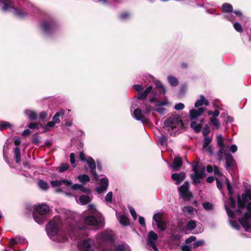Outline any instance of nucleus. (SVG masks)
<instances>
[{
    "label": "nucleus",
    "instance_id": "obj_1",
    "mask_svg": "<svg viewBox=\"0 0 251 251\" xmlns=\"http://www.w3.org/2000/svg\"><path fill=\"white\" fill-rule=\"evenodd\" d=\"M96 215L83 213L75 226V221L72 216L58 215L55 216L46 226V231L50 238L57 242H65L68 235L75 239L73 236H77L78 230H84L88 226H93L97 228L103 226L102 221L97 219Z\"/></svg>",
    "mask_w": 251,
    "mask_h": 251
},
{
    "label": "nucleus",
    "instance_id": "obj_2",
    "mask_svg": "<svg viewBox=\"0 0 251 251\" xmlns=\"http://www.w3.org/2000/svg\"><path fill=\"white\" fill-rule=\"evenodd\" d=\"M246 193L248 194H242V200L239 196L238 197V209L235 212L237 215L240 214L241 209L245 207L248 202L247 208L249 212L245 213L243 217L239 218V220L246 231H249L251 227V188L247 189Z\"/></svg>",
    "mask_w": 251,
    "mask_h": 251
},
{
    "label": "nucleus",
    "instance_id": "obj_3",
    "mask_svg": "<svg viewBox=\"0 0 251 251\" xmlns=\"http://www.w3.org/2000/svg\"><path fill=\"white\" fill-rule=\"evenodd\" d=\"M97 241L101 247V251H131L126 244L114 246L115 241L111 231L105 230L97 237Z\"/></svg>",
    "mask_w": 251,
    "mask_h": 251
},
{
    "label": "nucleus",
    "instance_id": "obj_4",
    "mask_svg": "<svg viewBox=\"0 0 251 251\" xmlns=\"http://www.w3.org/2000/svg\"><path fill=\"white\" fill-rule=\"evenodd\" d=\"M164 126L171 135L179 133L184 127L179 115H173L167 118L164 122Z\"/></svg>",
    "mask_w": 251,
    "mask_h": 251
},
{
    "label": "nucleus",
    "instance_id": "obj_5",
    "mask_svg": "<svg viewBox=\"0 0 251 251\" xmlns=\"http://www.w3.org/2000/svg\"><path fill=\"white\" fill-rule=\"evenodd\" d=\"M133 88L138 92L137 99L139 100H145L148 97L149 102L155 103L157 100V94L155 90L152 89L151 86L148 87L143 90L144 87L139 84H134L132 86Z\"/></svg>",
    "mask_w": 251,
    "mask_h": 251
},
{
    "label": "nucleus",
    "instance_id": "obj_6",
    "mask_svg": "<svg viewBox=\"0 0 251 251\" xmlns=\"http://www.w3.org/2000/svg\"><path fill=\"white\" fill-rule=\"evenodd\" d=\"M0 6H1V10L4 12L13 9L15 15L19 18H25L31 15L25 8H14V3L12 0H0Z\"/></svg>",
    "mask_w": 251,
    "mask_h": 251
},
{
    "label": "nucleus",
    "instance_id": "obj_7",
    "mask_svg": "<svg viewBox=\"0 0 251 251\" xmlns=\"http://www.w3.org/2000/svg\"><path fill=\"white\" fill-rule=\"evenodd\" d=\"M50 211V207L45 203H42L36 206L33 212L34 221L39 225L43 224L47 220V214Z\"/></svg>",
    "mask_w": 251,
    "mask_h": 251
},
{
    "label": "nucleus",
    "instance_id": "obj_8",
    "mask_svg": "<svg viewBox=\"0 0 251 251\" xmlns=\"http://www.w3.org/2000/svg\"><path fill=\"white\" fill-rule=\"evenodd\" d=\"M40 26L44 34L49 35L53 33L58 28L56 22L52 18H49L41 21Z\"/></svg>",
    "mask_w": 251,
    "mask_h": 251
},
{
    "label": "nucleus",
    "instance_id": "obj_9",
    "mask_svg": "<svg viewBox=\"0 0 251 251\" xmlns=\"http://www.w3.org/2000/svg\"><path fill=\"white\" fill-rule=\"evenodd\" d=\"M97 236L96 239L97 240ZM97 242L98 246L96 244L94 239L91 238H87L83 239L78 243V248L80 251H94L95 249L99 247L101 248V247Z\"/></svg>",
    "mask_w": 251,
    "mask_h": 251
},
{
    "label": "nucleus",
    "instance_id": "obj_10",
    "mask_svg": "<svg viewBox=\"0 0 251 251\" xmlns=\"http://www.w3.org/2000/svg\"><path fill=\"white\" fill-rule=\"evenodd\" d=\"M192 168L194 174L191 175V178L195 184H199L201 183L200 179L204 178L205 176V168L204 167L199 168L198 162L193 163Z\"/></svg>",
    "mask_w": 251,
    "mask_h": 251
},
{
    "label": "nucleus",
    "instance_id": "obj_11",
    "mask_svg": "<svg viewBox=\"0 0 251 251\" xmlns=\"http://www.w3.org/2000/svg\"><path fill=\"white\" fill-rule=\"evenodd\" d=\"M189 184L188 182L186 181L179 188V193L180 196L185 200H190L193 197L191 192L189 190Z\"/></svg>",
    "mask_w": 251,
    "mask_h": 251
},
{
    "label": "nucleus",
    "instance_id": "obj_12",
    "mask_svg": "<svg viewBox=\"0 0 251 251\" xmlns=\"http://www.w3.org/2000/svg\"><path fill=\"white\" fill-rule=\"evenodd\" d=\"M86 162L90 168V172L94 178L96 180H99V176L96 172V163L94 159L92 157L89 156L87 157Z\"/></svg>",
    "mask_w": 251,
    "mask_h": 251
},
{
    "label": "nucleus",
    "instance_id": "obj_13",
    "mask_svg": "<svg viewBox=\"0 0 251 251\" xmlns=\"http://www.w3.org/2000/svg\"><path fill=\"white\" fill-rule=\"evenodd\" d=\"M153 220L156 222L158 228L161 231H164L166 228V224L162 220V215L161 213H158L153 216Z\"/></svg>",
    "mask_w": 251,
    "mask_h": 251
},
{
    "label": "nucleus",
    "instance_id": "obj_14",
    "mask_svg": "<svg viewBox=\"0 0 251 251\" xmlns=\"http://www.w3.org/2000/svg\"><path fill=\"white\" fill-rule=\"evenodd\" d=\"M225 207L226 210L227 212V215L230 218L232 219L229 220L230 225L234 229L237 230L239 229L240 227L239 224L236 221L233 220L236 218V216L234 212L230 210L227 205H225Z\"/></svg>",
    "mask_w": 251,
    "mask_h": 251
},
{
    "label": "nucleus",
    "instance_id": "obj_15",
    "mask_svg": "<svg viewBox=\"0 0 251 251\" xmlns=\"http://www.w3.org/2000/svg\"><path fill=\"white\" fill-rule=\"evenodd\" d=\"M157 238L158 235L154 231H151L149 232L147 242L148 245L151 247L154 251H158V250L155 245V243Z\"/></svg>",
    "mask_w": 251,
    "mask_h": 251
},
{
    "label": "nucleus",
    "instance_id": "obj_16",
    "mask_svg": "<svg viewBox=\"0 0 251 251\" xmlns=\"http://www.w3.org/2000/svg\"><path fill=\"white\" fill-rule=\"evenodd\" d=\"M224 138L221 134L218 135L217 136V142L219 150L218 152V156L219 160H221L222 158V154L225 151V145L224 142Z\"/></svg>",
    "mask_w": 251,
    "mask_h": 251
},
{
    "label": "nucleus",
    "instance_id": "obj_17",
    "mask_svg": "<svg viewBox=\"0 0 251 251\" xmlns=\"http://www.w3.org/2000/svg\"><path fill=\"white\" fill-rule=\"evenodd\" d=\"M132 117L137 121H141L143 124L147 123L148 120L143 115L142 110L140 108L135 109L132 113Z\"/></svg>",
    "mask_w": 251,
    "mask_h": 251
},
{
    "label": "nucleus",
    "instance_id": "obj_18",
    "mask_svg": "<svg viewBox=\"0 0 251 251\" xmlns=\"http://www.w3.org/2000/svg\"><path fill=\"white\" fill-rule=\"evenodd\" d=\"M206 110L205 107H201L198 109L192 108L189 111V117L191 120L196 119L202 115Z\"/></svg>",
    "mask_w": 251,
    "mask_h": 251
},
{
    "label": "nucleus",
    "instance_id": "obj_19",
    "mask_svg": "<svg viewBox=\"0 0 251 251\" xmlns=\"http://www.w3.org/2000/svg\"><path fill=\"white\" fill-rule=\"evenodd\" d=\"M108 180L106 177L100 179V186L96 188V191L99 194L105 192L108 186Z\"/></svg>",
    "mask_w": 251,
    "mask_h": 251
},
{
    "label": "nucleus",
    "instance_id": "obj_20",
    "mask_svg": "<svg viewBox=\"0 0 251 251\" xmlns=\"http://www.w3.org/2000/svg\"><path fill=\"white\" fill-rule=\"evenodd\" d=\"M226 184L227 185V188L229 194L230 195V198L229 199L228 203L230 207L234 209L236 207V201H235L231 197V196L233 194V190L231 185H230L229 180L228 179L226 178Z\"/></svg>",
    "mask_w": 251,
    "mask_h": 251
},
{
    "label": "nucleus",
    "instance_id": "obj_21",
    "mask_svg": "<svg viewBox=\"0 0 251 251\" xmlns=\"http://www.w3.org/2000/svg\"><path fill=\"white\" fill-rule=\"evenodd\" d=\"M186 175L183 172L179 173H175L172 175V178L176 181V184H179L185 178Z\"/></svg>",
    "mask_w": 251,
    "mask_h": 251
},
{
    "label": "nucleus",
    "instance_id": "obj_22",
    "mask_svg": "<svg viewBox=\"0 0 251 251\" xmlns=\"http://www.w3.org/2000/svg\"><path fill=\"white\" fill-rule=\"evenodd\" d=\"M51 186L53 187L62 185V184L69 186L72 184V181L68 179H62L60 180H53L50 182Z\"/></svg>",
    "mask_w": 251,
    "mask_h": 251
},
{
    "label": "nucleus",
    "instance_id": "obj_23",
    "mask_svg": "<svg viewBox=\"0 0 251 251\" xmlns=\"http://www.w3.org/2000/svg\"><path fill=\"white\" fill-rule=\"evenodd\" d=\"M209 103L208 100L206 99L205 97L203 95H201L200 96V99L196 101L195 107L196 108H200V107L203 105L208 106Z\"/></svg>",
    "mask_w": 251,
    "mask_h": 251
},
{
    "label": "nucleus",
    "instance_id": "obj_24",
    "mask_svg": "<svg viewBox=\"0 0 251 251\" xmlns=\"http://www.w3.org/2000/svg\"><path fill=\"white\" fill-rule=\"evenodd\" d=\"M226 159V168L227 170L232 168L234 164V160L232 156L229 153H226L225 156Z\"/></svg>",
    "mask_w": 251,
    "mask_h": 251
},
{
    "label": "nucleus",
    "instance_id": "obj_25",
    "mask_svg": "<svg viewBox=\"0 0 251 251\" xmlns=\"http://www.w3.org/2000/svg\"><path fill=\"white\" fill-rule=\"evenodd\" d=\"M204 123V119H202L200 120V124H198L196 122L193 121L191 123V127L197 133L201 131V127Z\"/></svg>",
    "mask_w": 251,
    "mask_h": 251
},
{
    "label": "nucleus",
    "instance_id": "obj_26",
    "mask_svg": "<svg viewBox=\"0 0 251 251\" xmlns=\"http://www.w3.org/2000/svg\"><path fill=\"white\" fill-rule=\"evenodd\" d=\"M26 242V239L24 237L21 236H16V238H11L10 240L11 246L17 244H24Z\"/></svg>",
    "mask_w": 251,
    "mask_h": 251
},
{
    "label": "nucleus",
    "instance_id": "obj_27",
    "mask_svg": "<svg viewBox=\"0 0 251 251\" xmlns=\"http://www.w3.org/2000/svg\"><path fill=\"white\" fill-rule=\"evenodd\" d=\"M182 161L181 158L179 157H176L172 165L171 166L173 170L175 171H177L179 168L182 166Z\"/></svg>",
    "mask_w": 251,
    "mask_h": 251
},
{
    "label": "nucleus",
    "instance_id": "obj_28",
    "mask_svg": "<svg viewBox=\"0 0 251 251\" xmlns=\"http://www.w3.org/2000/svg\"><path fill=\"white\" fill-rule=\"evenodd\" d=\"M25 114L31 121L36 120L38 117L37 113L33 110L26 109L25 111Z\"/></svg>",
    "mask_w": 251,
    "mask_h": 251
},
{
    "label": "nucleus",
    "instance_id": "obj_29",
    "mask_svg": "<svg viewBox=\"0 0 251 251\" xmlns=\"http://www.w3.org/2000/svg\"><path fill=\"white\" fill-rule=\"evenodd\" d=\"M79 200L80 202L82 204L85 205L90 202L92 201V197L90 196L82 195L80 196Z\"/></svg>",
    "mask_w": 251,
    "mask_h": 251
},
{
    "label": "nucleus",
    "instance_id": "obj_30",
    "mask_svg": "<svg viewBox=\"0 0 251 251\" xmlns=\"http://www.w3.org/2000/svg\"><path fill=\"white\" fill-rule=\"evenodd\" d=\"M65 112L63 110H61L59 111L56 112L54 116L53 117V122L56 124H59L60 122L59 117L63 118V116L64 115Z\"/></svg>",
    "mask_w": 251,
    "mask_h": 251
},
{
    "label": "nucleus",
    "instance_id": "obj_31",
    "mask_svg": "<svg viewBox=\"0 0 251 251\" xmlns=\"http://www.w3.org/2000/svg\"><path fill=\"white\" fill-rule=\"evenodd\" d=\"M117 217L121 224L123 226H127L129 225V221L126 215L118 214Z\"/></svg>",
    "mask_w": 251,
    "mask_h": 251
},
{
    "label": "nucleus",
    "instance_id": "obj_32",
    "mask_svg": "<svg viewBox=\"0 0 251 251\" xmlns=\"http://www.w3.org/2000/svg\"><path fill=\"white\" fill-rule=\"evenodd\" d=\"M153 82L156 88L160 90V93H162L163 94H165L166 93V88L159 80H155L153 81Z\"/></svg>",
    "mask_w": 251,
    "mask_h": 251
},
{
    "label": "nucleus",
    "instance_id": "obj_33",
    "mask_svg": "<svg viewBox=\"0 0 251 251\" xmlns=\"http://www.w3.org/2000/svg\"><path fill=\"white\" fill-rule=\"evenodd\" d=\"M77 179L81 184H84L90 181V178L87 175L83 174L78 176Z\"/></svg>",
    "mask_w": 251,
    "mask_h": 251
},
{
    "label": "nucleus",
    "instance_id": "obj_34",
    "mask_svg": "<svg viewBox=\"0 0 251 251\" xmlns=\"http://www.w3.org/2000/svg\"><path fill=\"white\" fill-rule=\"evenodd\" d=\"M14 154L16 162L19 163L21 161V152L20 148L18 147H16L14 149Z\"/></svg>",
    "mask_w": 251,
    "mask_h": 251
},
{
    "label": "nucleus",
    "instance_id": "obj_35",
    "mask_svg": "<svg viewBox=\"0 0 251 251\" xmlns=\"http://www.w3.org/2000/svg\"><path fill=\"white\" fill-rule=\"evenodd\" d=\"M167 80L169 84L173 87H176L178 85V82L176 77L172 75H169L167 77Z\"/></svg>",
    "mask_w": 251,
    "mask_h": 251
},
{
    "label": "nucleus",
    "instance_id": "obj_36",
    "mask_svg": "<svg viewBox=\"0 0 251 251\" xmlns=\"http://www.w3.org/2000/svg\"><path fill=\"white\" fill-rule=\"evenodd\" d=\"M210 122L216 129H218L220 128L221 124L218 118H216L215 117H210Z\"/></svg>",
    "mask_w": 251,
    "mask_h": 251
},
{
    "label": "nucleus",
    "instance_id": "obj_37",
    "mask_svg": "<svg viewBox=\"0 0 251 251\" xmlns=\"http://www.w3.org/2000/svg\"><path fill=\"white\" fill-rule=\"evenodd\" d=\"M170 102L169 101V100H168L167 99L165 98L164 100H157L156 101H155V103H154V105L156 106H166V105H168L170 104Z\"/></svg>",
    "mask_w": 251,
    "mask_h": 251
},
{
    "label": "nucleus",
    "instance_id": "obj_38",
    "mask_svg": "<svg viewBox=\"0 0 251 251\" xmlns=\"http://www.w3.org/2000/svg\"><path fill=\"white\" fill-rule=\"evenodd\" d=\"M182 210L184 213L192 215L193 214L194 208L191 206H186L182 208Z\"/></svg>",
    "mask_w": 251,
    "mask_h": 251
},
{
    "label": "nucleus",
    "instance_id": "obj_39",
    "mask_svg": "<svg viewBox=\"0 0 251 251\" xmlns=\"http://www.w3.org/2000/svg\"><path fill=\"white\" fill-rule=\"evenodd\" d=\"M222 10L223 12L230 13L232 11V6L230 4L224 3L222 6Z\"/></svg>",
    "mask_w": 251,
    "mask_h": 251
},
{
    "label": "nucleus",
    "instance_id": "obj_40",
    "mask_svg": "<svg viewBox=\"0 0 251 251\" xmlns=\"http://www.w3.org/2000/svg\"><path fill=\"white\" fill-rule=\"evenodd\" d=\"M212 141V138L210 137H205L202 142L203 149H206Z\"/></svg>",
    "mask_w": 251,
    "mask_h": 251
},
{
    "label": "nucleus",
    "instance_id": "obj_41",
    "mask_svg": "<svg viewBox=\"0 0 251 251\" xmlns=\"http://www.w3.org/2000/svg\"><path fill=\"white\" fill-rule=\"evenodd\" d=\"M38 185L41 189L44 190H47L49 187V185L48 183L42 180H40L39 181Z\"/></svg>",
    "mask_w": 251,
    "mask_h": 251
},
{
    "label": "nucleus",
    "instance_id": "obj_42",
    "mask_svg": "<svg viewBox=\"0 0 251 251\" xmlns=\"http://www.w3.org/2000/svg\"><path fill=\"white\" fill-rule=\"evenodd\" d=\"M143 108H144V109H145L144 113L148 114L151 111H153V109H154L155 107H151L149 103L146 102L145 103Z\"/></svg>",
    "mask_w": 251,
    "mask_h": 251
},
{
    "label": "nucleus",
    "instance_id": "obj_43",
    "mask_svg": "<svg viewBox=\"0 0 251 251\" xmlns=\"http://www.w3.org/2000/svg\"><path fill=\"white\" fill-rule=\"evenodd\" d=\"M88 214L96 215L97 210L95 206L93 204H90L88 205Z\"/></svg>",
    "mask_w": 251,
    "mask_h": 251
},
{
    "label": "nucleus",
    "instance_id": "obj_44",
    "mask_svg": "<svg viewBox=\"0 0 251 251\" xmlns=\"http://www.w3.org/2000/svg\"><path fill=\"white\" fill-rule=\"evenodd\" d=\"M55 123L53 121H50L44 126V129L45 131H49L50 130L51 127L55 126Z\"/></svg>",
    "mask_w": 251,
    "mask_h": 251
},
{
    "label": "nucleus",
    "instance_id": "obj_45",
    "mask_svg": "<svg viewBox=\"0 0 251 251\" xmlns=\"http://www.w3.org/2000/svg\"><path fill=\"white\" fill-rule=\"evenodd\" d=\"M205 241L204 240H200L197 241H195L193 243V246L194 248H197L199 247L203 246L205 245Z\"/></svg>",
    "mask_w": 251,
    "mask_h": 251
},
{
    "label": "nucleus",
    "instance_id": "obj_46",
    "mask_svg": "<svg viewBox=\"0 0 251 251\" xmlns=\"http://www.w3.org/2000/svg\"><path fill=\"white\" fill-rule=\"evenodd\" d=\"M196 227V222L193 220L190 221L187 225V229L190 230H193Z\"/></svg>",
    "mask_w": 251,
    "mask_h": 251
},
{
    "label": "nucleus",
    "instance_id": "obj_47",
    "mask_svg": "<svg viewBox=\"0 0 251 251\" xmlns=\"http://www.w3.org/2000/svg\"><path fill=\"white\" fill-rule=\"evenodd\" d=\"M11 125L8 122L2 121L0 123V128L1 130L10 128Z\"/></svg>",
    "mask_w": 251,
    "mask_h": 251
},
{
    "label": "nucleus",
    "instance_id": "obj_48",
    "mask_svg": "<svg viewBox=\"0 0 251 251\" xmlns=\"http://www.w3.org/2000/svg\"><path fill=\"white\" fill-rule=\"evenodd\" d=\"M113 193L112 192H109L104 198V201L106 203H111L112 201Z\"/></svg>",
    "mask_w": 251,
    "mask_h": 251
},
{
    "label": "nucleus",
    "instance_id": "obj_49",
    "mask_svg": "<svg viewBox=\"0 0 251 251\" xmlns=\"http://www.w3.org/2000/svg\"><path fill=\"white\" fill-rule=\"evenodd\" d=\"M69 164L67 163H63L62 164L59 168V171L60 172H64L67 170L69 168Z\"/></svg>",
    "mask_w": 251,
    "mask_h": 251
},
{
    "label": "nucleus",
    "instance_id": "obj_50",
    "mask_svg": "<svg viewBox=\"0 0 251 251\" xmlns=\"http://www.w3.org/2000/svg\"><path fill=\"white\" fill-rule=\"evenodd\" d=\"M234 29L238 32H242L243 31V28L239 23L236 22L233 25Z\"/></svg>",
    "mask_w": 251,
    "mask_h": 251
},
{
    "label": "nucleus",
    "instance_id": "obj_51",
    "mask_svg": "<svg viewBox=\"0 0 251 251\" xmlns=\"http://www.w3.org/2000/svg\"><path fill=\"white\" fill-rule=\"evenodd\" d=\"M159 141L161 145H164L167 140V136L165 135H161L158 137Z\"/></svg>",
    "mask_w": 251,
    "mask_h": 251
},
{
    "label": "nucleus",
    "instance_id": "obj_52",
    "mask_svg": "<svg viewBox=\"0 0 251 251\" xmlns=\"http://www.w3.org/2000/svg\"><path fill=\"white\" fill-rule=\"evenodd\" d=\"M202 206L206 210H212L213 208V205L209 202L203 203Z\"/></svg>",
    "mask_w": 251,
    "mask_h": 251
},
{
    "label": "nucleus",
    "instance_id": "obj_53",
    "mask_svg": "<svg viewBox=\"0 0 251 251\" xmlns=\"http://www.w3.org/2000/svg\"><path fill=\"white\" fill-rule=\"evenodd\" d=\"M214 173L215 175L217 176H221L223 175L222 172L220 170V169L216 166H214Z\"/></svg>",
    "mask_w": 251,
    "mask_h": 251
},
{
    "label": "nucleus",
    "instance_id": "obj_54",
    "mask_svg": "<svg viewBox=\"0 0 251 251\" xmlns=\"http://www.w3.org/2000/svg\"><path fill=\"white\" fill-rule=\"evenodd\" d=\"M209 132H210L209 127L207 125L205 126L202 130V133L203 135L204 136H206L209 134Z\"/></svg>",
    "mask_w": 251,
    "mask_h": 251
},
{
    "label": "nucleus",
    "instance_id": "obj_55",
    "mask_svg": "<svg viewBox=\"0 0 251 251\" xmlns=\"http://www.w3.org/2000/svg\"><path fill=\"white\" fill-rule=\"evenodd\" d=\"M153 111H156L160 114L163 115L165 113L166 109L164 108L159 107L157 108H154V109H153Z\"/></svg>",
    "mask_w": 251,
    "mask_h": 251
},
{
    "label": "nucleus",
    "instance_id": "obj_56",
    "mask_svg": "<svg viewBox=\"0 0 251 251\" xmlns=\"http://www.w3.org/2000/svg\"><path fill=\"white\" fill-rule=\"evenodd\" d=\"M83 184H81V187L80 188V190L81 192L83 193H86L87 194H89L91 193V190L90 189L87 187H85L83 186Z\"/></svg>",
    "mask_w": 251,
    "mask_h": 251
},
{
    "label": "nucleus",
    "instance_id": "obj_57",
    "mask_svg": "<svg viewBox=\"0 0 251 251\" xmlns=\"http://www.w3.org/2000/svg\"><path fill=\"white\" fill-rule=\"evenodd\" d=\"M185 106L184 104L181 102L178 103L176 104L174 108L176 110H180L183 109H184Z\"/></svg>",
    "mask_w": 251,
    "mask_h": 251
},
{
    "label": "nucleus",
    "instance_id": "obj_58",
    "mask_svg": "<svg viewBox=\"0 0 251 251\" xmlns=\"http://www.w3.org/2000/svg\"><path fill=\"white\" fill-rule=\"evenodd\" d=\"M47 117V113L45 111L41 112L39 114V119L42 121H45Z\"/></svg>",
    "mask_w": 251,
    "mask_h": 251
},
{
    "label": "nucleus",
    "instance_id": "obj_59",
    "mask_svg": "<svg viewBox=\"0 0 251 251\" xmlns=\"http://www.w3.org/2000/svg\"><path fill=\"white\" fill-rule=\"evenodd\" d=\"M171 239L173 240V241H178L179 239H180V235L178 234H177V233H173L171 235Z\"/></svg>",
    "mask_w": 251,
    "mask_h": 251
},
{
    "label": "nucleus",
    "instance_id": "obj_60",
    "mask_svg": "<svg viewBox=\"0 0 251 251\" xmlns=\"http://www.w3.org/2000/svg\"><path fill=\"white\" fill-rule=\"evenodd\" d=\"M71 188L74 191L79 190L81 187V184H71L70 185Z\"/></svg>",
    "mask_w": 251,
    "mask_h": 251
},
{
    "label": "nucleus",
    "instance_id": "obj_61",
    "mask_svg": "<svg viewBox=\"0 0 251 251\" xmlns=\"http://www.w3.org/2000/svg\"><path fill=\"white\" fill-rule=\"evenodd\" d=\"M129 212H130L131 215H132V216L133 217V219H136L137 218V214H136V211L134 210V209L133 207L130 206L129 207Z\"/></svg>",
    "mask_w": 251,
    "mask_h": 251
},
{
    "label": "nucleus",
    "instance_id": "obj_62",
    "mask_svg": "<svg viewBox=\"0 0 251 251\" xmlns=\"http://www.w3.org/2000/svg\"><path fill=\"white\" fill-rule=\"evenodd\" d=\"M28 127L31 129H38L39 128V124L38 123H30L28 125Z\"/></svg>",
    "mask_w": 251,
    "mask_h": 251
},
{
    "label": "nucleus",
    "instance_id": "obj_63",
    "mask_svg": "<svg viewBox=\"0 0 251 251\" xmlns=\"http://www.w3.org/2000/svg\"><path fill=\"white\" fill-rule=\"evenodd\" d=\"M216 182H217V186L218 188L222 190L223 189V184L221 180L219 179V178H216Z\"/></svg>",
    "mask_w": 251,
    "mask_h": 251
},
{
    "label": "nucleus",
    "instance_id": "obj_64",
    "mask_svg": "<svg viewBox=\"0 0 251 251\" xmlns=\"http://www.w3.org/2000/svg\"><path fill=\"white\" fill-rule=\"evenodd\" d=\"M130 16V14L128 13L125 12L121 14L120 16V18L122 20H126L128 19Z\"/></svg>",
    "mask_w": 251,
    "mask_h": 251
}]
</instances>
